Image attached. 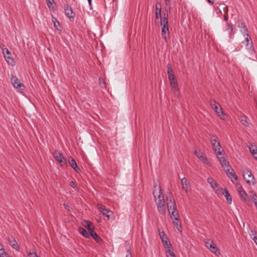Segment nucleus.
I'll return each instance as SVG.
<instances>
[{
    "mask_svg": "<svg viewBox=\"0 0 257 257\" xmlns=\"http://www.w3.org/2000/svg\"><path fill=\"white\" fill-rule=\"evenodd\" d=\"M253 200V201L254 202V203L255 202H257V198H256V199H253V200Z\"/></svg>",
    "mask_w": 257,
    "mask_h": 257,
    "instance_id": "50",
    "label": "nucleus"
},
{
    "mask_svg": "<svg viewBox=\"0 0 257 257\" xmlns=\"http://www.w3.org/2000/svg\"><path fill=\"white\" fill-rule=\"evenodd\" d=\"M238 191L240 197L244 201L249 200V198L247 193L243 190L242 188H239Z\"/></svg>",
    "mask_w": 257,
    "mask_h": 257,
    "instance_id": "25",
    "label": "nucleus"
},
{
    "mask_svg": "<svg viewBox=\"0 0 257 257\" xmlns=\"http://www.w3.org/2000/svg\"><path fill=\"white\" fill-rule=\"evenodd\" d=\"M163 15L164 17L162 20H161V25L162 26L161 34L163 38L165 40V41H167V39L169 35L168 21V15L167 12H166V13H164Z\"/></svg>",
    "mask_w": 257,
    "mask_h": 257,
    "instance_id": "3",
    "label": "nucleus"
},
{
    "mask_svg": "<svg viewBox=\"0 0 257 257\" xmlns=\"http://www.w3.org/2000/svg\"><path fill=\"white\" fill-rule=\"evenodd\" d=\"M126 257H132V254L130 251H127V254L126 255Z\"/></svg>",
    "mask_w": 257,
    "mask_h": 257,
    "instance_id": "47",
    "label": "nucleus"
},
{
    "mask_svg": "<svg viewBox=\"0 0 257 257\" xmlns=\"http://www.w3.org/2000/svg\"><path fill=\"white\" fill-rule=\"evenodd\" d=\"M165 252L167 257H176L172 246L165 249Z\"/></svg>",
    "mask_w": 257,
    "mask_h": 257,
    "instance_id": "29",
    "label": "nucleus"
},
{
    "mask_svg": "<svg viewBox=\"0 0 257 257\" xmlns=\"http://www.w3.org/2000/svg\"><path fill=\"white\" fill-rule=\"evenodd\" d=\"M162 243L163 244L164 247H165V249L167 248L168 247H172V244L170 242L169 240L166 241L163 240Z\"/></svg>",
    "mask_w": 257,
    "mask_h": 257,
    "instance_id": "39",
    "label": "nucleus"
},
{
    "mask_svg": "<svg viewBox=\"0 0 257 257\" xmlns=\"http://www.w3.org/2000/svg\"><path fill=\"white\" fill-rule=\"evenodd\" d=\"M207 182L210 185L211 188L214 190L215 193H218V190L216 189L217 184L216 182L212 177H208L207 178Z\"/></svg>",
    "mask_w": 257,
    "mask_h": 257,
    "instance_id": "15",
    "label": "nucleus"
},
{
    "mask_svg": "<svg viewBox=\"0 0 257 257\" xmlns=\"http://www.w3.org/2000/svg\"><path fill=\"white\" fill-rule=\"evenodd\" d=\"M157 187V183H154V188H156ZM153 194L158 211L161 214L165 215L166 213V207L164 196L162 193L161 187L159 186L157 189H155L153 191Z\"/></svg>",
    "mask_w": 257,
    "mask_h": 257,
    "instance_id": "1",
    "label": "nucleus"
},
{
    "mask_svg": "<svg viewBox=\"0 0 257 257\" xmlns=\"http://www.w3.org/2000/svg\"><path fill=\"white\" fill-rule=\"evenodd\" d=\"M2 53L8 64L11 65L12 66H14L15 63V61L13 57L12 56L11 52L8 50V49L6 48L2 49Z\"/></svg>",
    "mask_w": 257,
    "mask_h": 257,
    "instance_id": "7",
    "label": "nucleus"
},
{
    "mask_svg": "<svg viewBox=\"0 0 257 257\" xmlns=\"http://www.w3.org/2000/svg\"><path fill=\"white\" fill-rule=\"evenodd\" d=\"M166 3H169L170 2L171 0H165Z\"/></svg>",
    "mask_w": 257,
    "mask_h": 257,
    "instance_id": "51",
    "label": "nucleus"
},
{
    "mask_svg": "<svg viewBox=\"0 0 257 257\" xmlns=\"http://www.w3.org/2000/svg\"><path fill=\"white\" fill-rule=\"evenodd\" d=\"M64 208L66 209H67L68 210H69V206L66 204H64Z\"/></svg>",
    "mask_w": 257,
    "mask_h": 257,
    "instance_id": "46",
    "label": "nucleus"
},
{
    "mask_svg": "<svg viewBox=\"0 0 257 257\" xmlns=\"http://www.w3.org/2000/svg\"><path fill=\"white\" fill-rule=\"evenodd\" d=\"M226 31L228 32L229 34H230L233 30L232 26L230 24H226Z\"/></svg>",
    "mask_w": 257,
    "mask_h": 257,
    "instance_id": "40",
    "label": "nucleus"
},
{
    "mask_svg": "<svg viewBox=\"0 0 257 257\" xmlns=\"http://www.w3.org/2000/svg\"><path fill=\"white\" fill-rule=\"evenodd\" d=\"M166 201L167 209L171 219H174L175 218H178L179 214L177 210L175 201L170 192L167 194Z\"/></svg>",
    "mask_w": 257,
    "mask_h": 257,
    "instance_id": "2",
    "label": "nucleus"
},
{
    "mask_svg": "<svg viewBox=\"0 0 257 257\" xmlns=\"http://www.w3.org/2000/svg\"><path fill=\"white\" fill-rule=\"evenodd\" d=\"M250 197L251 198L252 200L256 199L257 198L256 194L253 191L249 192Z\"/></svg>",
    "mask_w": 257,
    "mask_h": 257,
    "instance_id": "42",
    "label": "nucleus"
},
{
    "mask_svg": "<svg viewBox=\"0 0 257 257\" xmlns=\"http://www.w3.org/2000/svg\"><path fill=\"white\" fill-rule=\"evenodd\" d=\"M172 89L174 93L178 92L179 88L178 86V83L176 80L175 77H173V79L169 80Z\"/></svg>",
    "mask_w": 257,
    "mask_h": 257,
    "instance_id": "17",
    "label": "nucleus"
},
{
    "mask_svg": "<svg viewBox=\"0 0 257 257\" xmlns=\"http://www.w3.org/2000/svg\"><path fill=\"white\" fill-rule=\"evenodd\" d=\"M200 160L205 164L209 166H210L211 165V163L208 160L207 157L204 156H203Z\"/></svg>",
    "mask_w": 257,
    "mask_h": 257,
    "instance_id": "36",
    "label": "nucleus"
},
{
    "mask_svg": "<svg viewBox=\"0 0 257 257\" xmlns=\"http://www.w3.org/2000/svg\"><path fill=\"white\" fill-rule=\"evenodd\" d=\"M8 255L7 253L5 251V249L3 248L0 249V257H7Z\"/></svg>",
    "mask_w": 257,
    "mask_h": 257,
    "instance_id": "41",
    "label": "nucleus"
},
{
    "mask_svg": "<svg viewBox=\"0 0 257 257\" xmlns=\"http://www.w3.org/2000/svg\"><path fill=\"white\" fill-rule=\"evenodd\" d=\"M249 149L253 158L257 160V147L254 145H251L249 147Z\"/></svg>",
    "mask_w": 257,
    "mask_h": 257,
    "instance_id": "27",
    "label": "nucleus"
},
{
    "mask_svg": "<svg viewBox=\"0 0 257 257\" xmlns=\"http://www.w3.org/2000/svg\"><path fill=\"white\" fill-rule=\"evenodd\" d=\"M206 246L213 253L216 255L220 254L218 248L214 244L212 240H209L206 242Z\"/></svg>",
    "mask_w": 257,
    "mask_h": 257,
    "instance_id": "8",
    "label": "nucleus"
},
{
    "mask_svg": "<svg viewBox=\"0 0 257 257\" xmlns=\"http://www.w3.org/2000/svg\"><path fill=\"white\" fill-rule=\"evenodd\" d=\"M70 186L72 188H74V189H76V188H77V187H76V184L75 183V182H74L73 181H71V182H70Z\"/></svg>",
    "mask_w": 257,
    "mask_h": 257,
    "instance_id": "44",
    "label": "nucleus"
},
{
    "mask_svg": "<svg viewBox=\"0 0 257 257\" xmlns=\"http://www.w3.org/2000/svg\"><path fill=\"white\" fill-rule=\"evenodd\" d=\"M218 159H219V162L221 165V166L223 169L226 168L227 166H230L228 162L226 161L224 156L220 157H219L218 156Z\"/></svg>",
    "mask_w": 257,
    "mask_h": 257,
    "instance_id": "23",
    "label": "nucleus"
},
{
    "mask_svg": "<svg viewBox=\"0 0 257 257\" xmlns=\"http://www.w3.org/2000/svg\"><path fill=\"white\" fill-rule=\"evenodd\" d=\"M224 20L225 21H227V18L225 16H224Z\"/></svg>",
    "mask_w": 257,
    "mask_h": 257,
    "instance_id": "52",
    "label": "nucleus"
},
{
    "mask_svg": "<svg viewBox=\"0 0 257 257\" xmlns=\"http://www.w3.org/2000/svg\"><path fill=\"white\" fill-rule=\"evenodd\" d=\"M91 237H92L97 243H101L102 241L101 237L94 231L91 232Z\"/></svg>",
    "mask_w": 257,
    "mask_h": 257,
    "instance_id": "28",
    "label": "nucleus"
},
{
    "mask_svg": "<svg viewBox=\"0 0 257 257\" xmlns=\"http://www.w3.org/2000/svg\"><path fill=\"white\" fill-rule=\"evenodd\" d=\"M195 155L199 158L200 160L205 155H204L203 153L200 150H195L194 152Z\"/></svg>",
    "mask_w": 257,
    "mask_h": 257,
    "instance_id": "35",
    "label": "nucleus"
},
{
    "mask_svg": "<svg viewBox=\"0 0 257 257\" xmlns=\"http://www.w3.org/2000/svg\"><path fill=\"white\" fill-rule=\"evenodd\" d=\"M243 177L246 182L249 185H254L255 184V179L251 173L247 169L242 171Z\"/></svg>",
    "mask_w": 257,
    "mask_h": 257,
    "instance_id": "6",
    "label": "nucleus"
},
{
    "mask_svg": "<svg viewBox=\"0 0 257 257\" xmlns=\"http://www.w3.org/2000/svg\"><path fill=\"white\" fill-rule=\"evenodd\" d=\"M156 14L155 18L156 19L159 18L161 19V5L160 3H157L156 5Z\"/></svg>",
    "mask_w": 257,
    "mask_h": 257,
    "instance_id": "22",
    "label": "nucleus"
},
{
    "mask_svg": "<svg viewBox=\"0 0 257 257\" xmlns=\"http://www.w3.org/2000/svg\"><path fill=\"white\" fill-rule=\"evenodd\" d=\"M244 36H246L245 38V48L250 52L254 51V48L251 41V37L248 34L244 35Z\"/></svg>",
    "mask_w": 257,
    "mask_h": 257,
    "instance_id": "11",
    "label": "nucleus"
},
{
    "mask_svg": "<svg viewBox=\"0 0 257 257\" xmlns=\"http://www.w3.org/2000/svg\"><path fill=\"white\" fill-rule=\"evenodd\" d=\"M9 242L10 244V245L15 249L16 250H19V245L18 244L17 241L15 240V238L13 237L9 238Z\"/></svg>",
    "mask_w": 257,
    "mask_h": 257,
    "instance_id": "21",
    "label": "nucleus"
},
{
    "mask_svg": "<svg viewBox=\"0 0 257 257\" xmlns=\"http://www.w3.org/2000/svg\"><path fill=\"white\" fill-rule=\"evenodd\" d=\"M11 81L13 86L17 89H20L23 90L25 88L24 85L21 83L20 80L16 77H13L11 79Z\"/></svg>",
    "mask_w": 257,
    "mask_h": 257,
    "instance_id": "12",
    "label": "nucleus"
},
{
    "mask_svg": "<svg viewBox=\"0 0 257 257\" xmlns=\"http://www.w3.org/2000/svg\"><path fill=\"white\" fill-rule=\"evenodd\" d=\"M53 156L56 161L59 163H62L61 165H66L65 159L63 156L62 153L58 151H55L53 153Z\"/></svg>",
    "mask_w": 257,
    "mask_h": 257,
    "instance_id": "10",
    "label": "nucleus"
},
{
    "mask_svg": "<svg viewBox=\"0 0 257 257\" xmlns=\"http://www.w3.org/2000/svg\"><path fill=\"white\" fill-rule=\"evenodd\" d=\"M239 119L243 125L245 126H248L249 125L246 116L244 115L241 116L239 117Z\"/></svg>",
    "mask_w": 257,
    "mask_h": 257,
    "instance_id": "34",
    "label": "nucleus"
},
{
    "mask_svg": "<svg viewBox=\"0 0 257 257\" xmlns=\"http://www.w3.org/2000/svg\"><path fill=\"white\" fill-rule=\"evenodd\" d=\"M83 225L86 227L89 231H92L93 230V228L91 226V223L88 221H84Z\"/></svg>",
    "mask_w": 257,
    "mask_h": 257,
    "instance_id": "32",
    "label": "nucleus"
},
{
    "mask_svg": "<svg viewBox=\"0 0 257 257\" xmlns=\"http://www.w3.org/2000/svg\"><path fill=\"white\" fill-rule=\"evenodd\" d=\"M209 139L211 142L214 151L215 152L217 156H220L221 155V147L220 144V143L218 142L217 140V137L213 135H210Z\"/></svg>",
    "mask_w": 257,
    "mask_h": 257,
    "instance_id": "4",
    "label": "nucleus"
},
{
    "mask_svg": "<svg viewBox=\"0 0 257 257\" xmlns=\"http://www.w3.org/2000/svg\"><path fill=\"white\" fill-rule=\"evenodd\" d=\"M173 224L176 226L177 230L180 232H182V228L181 226V223L180 219L177 218H175L174 219H172Z\"/></svg>",
    "mask_w": 257,
    "mask_h": 257,
    "instance_id": "26",
    "label": "nucleus"
},
{
    "mask_svg": "<svg viewBox=\"0 0 257 257\" xmlns=\"http://www.w3.org/2000/svg\"><path fill=\"white\" fill-rule=\"evenodd\" d=\"M47 5L49 9L55 10L56 4L54 0H46Z\"/></svg>",
    "mask_w": 257,
    "mask_h": 257,
    "instance_id": "33",
    "label": "nucleus"
},
{
    "mask_svg": "<svg viewBox=\"0 0 257 257\" xmlns=\"http://www.w3.org/2000/svg\"><path fill=\"white\" fill-rule=\"evenodd\" d=\"M90 6L91 5V0H87Z\"/></svg>",
    "mask_w": 257,
    "mask_h": 257,
    "instance_id": "49",
    "label": "nucleus"
},
{
    "mask_svg": "<svg viewBox=\"0 0 257 257\" xmlns=\"http://www.w3.org/2000/svg\"><path fill=\"white\" fill-rule=\"evenodd\" d=\"M70 160L69 161V163L71 167L77 173H79L80 172V169L78 167L77 163L75 160L72 157H70Z\"/></svg>",
    "mask_w": 257,
    "mask_h": 257,
    "instance_id": "18",
    "label": "nucleus"
},
{
    "mask_svg": "<svg viewBox=\"0 0 257 257\" xmlns=\"http://www.w3.org/2000/svg\"><path fill=\"white\" fill-rule=\"evenodd\" d=\"M181 183L183 189H184L186 192L188 191L190 185L188 180L186 178H183L181 180Z\"/></svg>",
    "mask_w": 257,
    "mask_h": 257,
    "instance_id": "16",
    "label": "nucleus"
},
{
    "mask_svg": "<svg viewBox=\"0 0 257 257\" xmlns=\"http://www.w3.org/2000/svg\"><path fill=\"white\" fill-rule=\"evenodd\" d=\"M238 28L240 29V31L243 35L248 34V29L243 22H239L238 25Z\"/></svg>",
    "mask_w": 257,
    "mask_h": 257,
    "instance_id": "19",
    "label": "nucleus"
},
{
    "mask_svg": "<svg viewBox=\"0 0 257 257\" xmlns=\"http://www.w3.org/2000/svg\"><path fill=\"white\" fill-rule=\"evenodd\" d=\"M222 194L224 195L227 203L229 204H231L232 203V198L228 190L226 188H225L222 190Z\"/></svg>",
    "mask_w": 257,
    "mask_h": 257,
    "instance_id": "24",
    "label": "nucleus"
},
{
    "mask_svg": "<svg viewBox=\"0 0 257 257\" xmlns=\"http://www.w3.org/2000/svg\"><path fill=\"white\" fill-rule=\"evenodd\" d=\"M167 68L169 80L173 79L175 76L173 74V70L171 67V65L170 64H168Z\"/></svg>",
    "mask_w": 257,
    "mask_h": 257,
    "instance_id": "31",
    "label": "nucleus"
},
{
    "mask_svg": "<svg viewBox=\"0 0 257 257\" xmlns=\"http://www.w3.org/2000/svg\"><path fill=\"white\" fill-rule=\"evenodd\" d=\"M200 160L205 164L209 166H210L211 165V163L208 160L207 157L204 156H203Z\"/></svg>",
    "mask_w": 257,
    "mask_h": 257,
    "instance_id": "37",
    "label": "nucleus"
},
{
    "mask_svg": "<svg viewBox=\"0 0 257 257\" xmlns=\"http://www.w3.org/2000/svg\"><path fill=\"white\" fill-rule=\"evenodd\" d=\"M210 105L212 109L216 112L217 115L221 118L224 119L225 114L222 111L220 105L214 100L210 101Z\"/></svg>",
    "mask_w": 257,
    "mask_h": 257,
    "instance_id": "5",
    "label": "nucleus"
},
{
    "mask_svg": "<svg viewBox=\"0 0 257 257\" xmlns=\"http://www.w3.org/2000/svg\"><path fill=\"white\" fill-rule=\"evenodd\" d=\"M64 10H65V13L66 15L69 19H74V17H75V14L70 6H69L67 4L65 5H64Z\"/></svg>",
    "mask_w": 257,
    "mask_h": 257,
    "instance_id": "13",
    "label": "nucleus"
},
{
    "mask_svg": "<svg viewBox=\"0 0 257 257\" xmlns=\"http://www.w3.org/2000/svg\"><path fill=\"white\" fill-rule=\"evenodd\" d=\"M255 206L257 209V202L254 203Z\"/></svg>",
    "mask_w": 257,
    "mask_h": 257,
    "instance_id": "53",
    "label": "nucleus"
},
{
    "mask_svg": "<svg viewBox=\"0 0 257 257\" xmlns=\"http://www.w3.org/2000/svg\"><path fill=\"white\" fill-rule=\"evenodd\" d=\"M207 1L208 2V3H209L211 5H213L214 3V1H212V0H207Z\"/></svg>",
    "mask_w": 257,
    "mask_h": 257,
    "instance_id": "48",
    "label": "nucleus"
},
{
    "mask_svg": "<svg viewBox=\"0 0 257 257\" xmlns=\"http://www.w3.org/2000/svg\"><path fill=\"white\" fill-rule=\"evenodd\" d=\"M159 236H160V238H163V237L166 236L164 231H161L159 229Z\"/></svg>",
    "mask_w": 257,
    "mask_h": 257,
    "instance_id": "43",
    "label": "nucleus"
},
{
    "mask_svg": "<svg viewBox=\"0 0 257 257\" xmlns=\"http://www.w3.org/2000/svg\"><path fill=\"white\" fill-rule=\"evenodd\" d=\"M103 84L104 85V87H105V82H103Z\"/></svg>",
    "mask_w": 257,
    "mask_h": 257,
    "instance_id": "54",
    "label": "nucleus"
},
{
    "mask_svg": "<svg viewBox=\"0 0 257 257\" xmlns=\"http://www.w3.org/2000/svg\"><path fill=\"white\" fill-rule=\"evenodd\" d=\"M52 21L54 24V26L55 27V28L58 31H59V32H61V27H60V23L59 22H58V21L57 20V19L55 17H52Z\"/></svg>",
    "mask_w": 257,
    "mask_h": 257,
    "instance_id": "30",
    "label": "nucleus"
},
{
    "mask_svg": "<svg viewBox=\"0 0 257 257\" xmlns=\"http://www.w3.org/2000/svg\"><path fill=\"white\" fill-rule=\"evenodd\" d=\"M200 160L205 164L209 166H210L211 165V163L208 160L207 157L204 156H203Z\"/></svg>",
    "mask_w": 257,
    "mask_h": 257,
    "instance_id": "38",
    "label": "nucleus"
},
{
    "mask_svg": "<svg viewBox=\"0 0 257 257\" xmlns=\"http://www.w3.org/2000/svg\"><path fill=\"white\" fill-rule=\"evenodd\" d=\"M161 240H162V242H163V240L164 241H166V240H168L169 239L168 238V237L167 236H165L164 237H163V238H161Z\"/></svg>",
    "mask_w": 257,
    "mask_h": 257,
    "instance_id": "45",
    "label": "nucleus"
},
{
    "mask_svg": "<svg viewBox=\"0 0 257 257\" xmlns=\"http://www.w3.org/2000/svg\"><path fill=\"white\" fill-rule=\"evenodd\" d=\"M223 170L226 173L227 176L231 179L232 183H234L233 179H234L235 181L237 180V175L235 174L233 169L230 166H227V167Z\"/></svg>",
    "mask_w": 257,
    "mask_h": 257,
    "instance_id": "9",
    "label": "nucleus"
},
{
    "mask_svg": "<svg viewBox=\"0 0 257 257\" xmlns=\"http://www.w3.org/2000/svg\"><path fill=\"white\" fill-rule=\"evenodd\" d=\"M99 210L101 212V213L102 214V215L107 218L108 219H109L110 218V214H112V212L107 209H106L103 206L100 205L99 207H98Z\"/></svg>",
    "mask_w": 257,
    "mask_h": 257,
    "instance_id": "14",
    "label": "nucleus"
},
{
    "mask_svg": "<svg viewBox=\"0 0 257 257\" xmlns=\"http://www.w3.org/2000/svg\"><path fill=\"white\" fill-rule=\"evenodd\" d=\"M79 232L86 238H90L91 237V231H87L84 228L80 227L78 229Z\"/></svg>",
    "mask_w": 257,
    "mask_h": 257,
    "instance_id": "20",
    "label": "nucleus"
}]
</instances>
